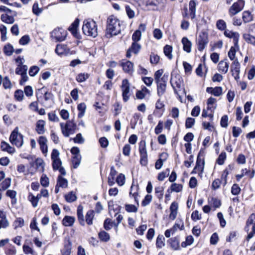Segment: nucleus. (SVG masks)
<instances>
[{"label": "nucleus", "instance_id": "nucleus-29", "mask_svg": "<svg viewBox=\"0 0 255 255\" xmlns=\"http://www.w3.org/2000/svg\"><path fill=\"white\" fill-rule=\"evenodd\" d=\"M182 43L183 45V50L187 53H190L191 50L192 43L186 37L182 39Z\"/></svg>", "mask_w": 255, "mask_h": 255}, {"label": "nucleus", "instance_id": "nucleus-31", "mask_svg": "<svg viewBox=\"0 0 255 255\" xmlns=\"http://www.w3.org/2000/svg\"><path fill=\"white\" fill-rule=\"evenodd\" d=\"M75 220V219L74 217L66 216L63 218L62 223L64 226H71L74 224Z\"/></svg>", "mask_w": 255, "mask_h": 255}, {"label": "nucleus", "instance_id": "nucleus-47", "mask_svg": "<svg viewBox=\"0 0 255 255\" xmlns=\"http://www.w3.org/2000/svg\"><path fill=\"white\" fill-rule=\"evenodd\" d=\"M11 180L10 178H6L0 185V190H5L10 185Z\"/></svg>", "mask_w": 255, "mask_h": 255}, {"label": "nucleus", "instance_id": "nucleus-6", "mask_svg": "<svg viewBox=\"0 0 255 255\" xmlns=\"http://www.w3.org/2000/svg\"><path fill=\"white\" fill-rule=\"evenodd\" d=\"M50 36L55 42L63 41L66 39L67 31L62 28L57 27L52 31Z\"/></svg>", "mask_w": 255, "mask_h": 255}, {"label": "nucleus", "instance_id": "nucleus-21", "mask_svg": "<svg viewBox=\"0 0 255 255\" xmlns=\"http://www.w3.org/2000/svg\"><path fill=\"white\" fill-rule=\"evenodd\" d=\"M168 157V155L166 152H162L159 155V158L156 161L155 164V168L156 169H160L163 164V162L166 160Z\"/></svg>", "mask_w": 255, "mask_h": 255}, {"label": "nucleus", "instance_id": "nucleus-22", "mask_svg": "<svg viewBox=\"0 0 255 255\" xmlns=\"http://www.w3.org/2000/svg\"><path fill=\"white\" fill-rule=\"evenodd\" d=\"M44 102L43 104L46 107H50L53 103V95L50 92H46L44 95Z\"/></svg>", "mask_w": 255, "mask_h": 255}, {"label": "nucleus", "instance_id": "nucleus-63", "mask_svg": "<svg viewBox=\"0 0 255 255\" xmlns=\"http://www.w3.org/2000/svg\"><path fill=\"white\" fill-rule=\"evenodd\" d=\"M116 182L120 186H123L125 183V176L124 174H120L116 178Z\"/></svg>", "mask_w": 255, "mask_h": 255}, {"label": "nucleus", "instance_id": "nucleus-33", "mask_svg": "<svg viewBox=\"0 0 255 255\" xmlns=\"http://www.w3.org/2000/svg\"><path fill=\"white\" fill-rule=\"evenodd\" d=\"M59 187L65 188L68 186V181L61 176H58L57 184Z\"/></svg>", "mask_w": 255, "mask_h": 255}, {"label": "nucleus", "instance_id": "nucleus-23", "mask_svg": "<svg viewBox=\"0 0 255 255\" xmlns=\"http://www.w3.org/2000/svg\"><path fill=\"white\" fill-rule=\"evenodd\" d=\"M206 91L215 96L219 97L222 94L223 89L221 87H216L215 88L208 87L206 89Z\"/></svg>", "mask_w": 255, "mask_h": 255}, {"label": "nucleus", "instance_id": "nucleus-20", "mask_svg": "<svg viewBox=\"0 0 255 255\" xmlns=\"http://www.w3.org/2000/svg\"><path fill=\"white\" fill-rule=\"evenodd\" d=\"M229 67V63L227 62V59H224V60L221 61L218 65V71L223 73L226 74L228 71Z\"/></svg>", "mask_w": 255, "mask_h": 255}, {"label": "nucleus", "instance_id": "nucleus-54", "mask_svg": "<svg viewBox=\"0 0 255 255\" xmlns=\"http://www.w3.org/2000/svg\"><path fill=\"white\" fill-rule=\"evenodd\" d=\"M81 155H75L73 156L72 161L74 168H76L79 166L81 162Z\"/></svg>", "mask_w": 255, "mask_h": 255}, {"label": "nucleus", "instance_id": "nucleus-19", "mask_svg": "<svg viewBox=\"0 0 255 255\" xmlns=\"http://www.w3.org/2000/svg\"><path fill=\"white\" fill-rule=\"evenodd\" d=\"M47 140L46 137L43 136L39 137L38 139V143L40 145V148L42 153L46 156L48 152V147L47 145Z\"/></svg>", "mask_w": 255, "mask_h": 255}, {"label": "nucleus", "instance_id": "nucleus-46", "mask_svg": "<svg viewBox=\"0 0 255 255\" xmlns=\"http://www.w3.org/2000/svg\"><path fill=\"white\" fill-rule=\"evenodd\" d=\"M65 199L68 202H72L77 199V197L73 192H70L65 195Z\"/></svg>", "mask_w": 255, "mask_h": 255}, {"label": "nucleus", "instance_id": "nucleus-53", "mask_svg": "<svg viewBox=\"0 0 255 255\" xmlns=\"http://www.w3.org/2000/svg\"><path fill=\"white\" fill-rule=\"evenodd\" d=\"M40 184L41 185L44 187H48L49 184V178L47 177L45 174H42L40 178Z\"/></svg>", "mask_w": 255, "mask_h": 255}, {"label": "nucleus", "instance_id": "nucleus-42", "mask_svg": "<svg viewBox=\"0 0 255 255\" xmlns=\"http://www.w3.org/2000/svg\"><path fill=\"white\" fill-rule=\"evenodd\" d=\"M99 238L103 242H108L110 240V235L104 231H101L99 234Z\"/></svg>", "mask_w": 255, "mask_h": 255}, {"label": "nucleus", "instance_id": "nucleus-57", "mask_svg": "<svg viewBox=\"0 0 255 255\" xmlns=\"http://www.w3.org/2000/svg\"><path fill=\"white\" fill-rule=\"evenodd\" d=\"M28 199L31 203L32 206L34 207L37 206L38 201L35 196H34L32 193H29L28 196Z\"/></svg>", "mask_w": 255, "mask_h": 255}, {"label": "nucleus", "instance_id": "nucleus-41", "mask_svg": "<svg viewBox=\"0 0 255 255\" xmlns=\"http://www.w3.org/2000/svg\"><path fill=\"white\" fill-rule=\"evenodd\" d=\"M243 38L248 43L251 44L255 46V37L248 33L243 35Z\"/></svg>", "mask_w": 255, "mask_h": 255}, {"label": "nucleus", "instance_id": "nucleus-18", "mask_svg": "<svg viewBox=\"0 0 255 255\" xmlns=\"http://www.w3.org/2000/svg\"><path fill=\"white\" fill-rule=\"evenodd\" d=\"M252 226V230L255 232V214H252L248 219L245 230L247 232L250 231V227Z\"/></svg>", "mask_w": 255, "mask_h": 255}, {"label": "nucleus", "instance_id": "nucleus-55", "mask_svg": "<svg viewBox=\"0 0 255 255\" xmlns=\"http://www.w3.org/2000/svg\"><path fill=\"white\" fill-rule=\"evenodd\" d=\"M125 209L128 212L136 213L138 210L137 206L132 204H126Z\"/></svg>", "mask_w": 255, "mask_h": 255}, {"label": "nucleus", "instance_id": "nucleus-64", "mask_svg": "<svg viewBox=\"0 0 255 255\" xmlns=\"http://www.w3.org/2000/svg\"><path fill=\"white\" fill-rule=\"evenodd\" d=\"M164 240L163 236H158L156 239V245L157 248H162L164 246L163 240Z\"/></svg>", "mask_w": 255, "mask_h": 255}, {"label": "nucleus", "instance_id": "nucleus-10", "mask_svg": "<svg viewBox=\"0 0 255 255\" xmlns=\"http://www.w3.org/2000/svg\"><path fill=\"white\" fill-rule=\"evenodd\" d=\"M121 88L122 90V96L123 98V100L124 101V102H126L128 100L130 96L129 84L127 79H124L123 80Z\"/></svg>", "mask_w": 255, "mask_h": 255}, {"label": "nucleus", "instance_id": "nucleus-37", "mask_svg": "<svg viewBox=\"0 0 255 255\" xmlns=\"http://www.w3.org/2000/svg\"><path fill=\"white\" fill-rule=\"evenodd\" d=\"M83 208L82 206L79 205L77 209V216L79 221L80 224L82 225H84V218L83 215Z\"/></svg>", "mask_w": 255, "mask_h": 255}, {"label": "nucleus", "instance_id": "nucleus-40", "mask_svg": "<svg viewBox=\"0 0 255 255\" xmlns=\"http://www.w3.org/2000/svg\"><path fill=\"white\" fill-rule=\"evenodd\" d=\"M71 243L69 240L64 245V248L62 251V255H70L71 252Z\"/></svg>", "mask_w": 255, "mask_h": 255}, {"label": "nucleus", "instance_id": "nucleus-30", "mask_svg": "<svg viewBox=\"0 0 255 255\" xmlns=\"http://www.w3.org/2000/svg\"><path fill=\"white\" fill-rule=\"evenodd\" d=\"M150 94V91L145 87L142 88L141 90L137 91L136 93V97L138 99H143L145 96Z\"/></svg>", "mask_w": 255, "mask_h": 255}, {"label": "nucleus", "instance_id": "nucleus-11", "mask_svg": "<svg viewBox=\"0 0 255 255\" xmlns=\"http://www.w3.org/2000/svg\"><path fill=\"white\" fill-rule=\"evenodd\" d=\"M121 66L123 67V69L125 72L129 75H132L133 71V64L128 60H123L120 63Z\"/></svg>", "mask_w": 255, "mask_h": 255}, {"label": "nucleus", "instance_id": "nucleus-25", "mask_svg": "<svg viewBox=\"0 0 255 255\" xmlns=\"http://www.w3.org/2000/svg\"><path fill=\"white\" fill-rule=\"evenodd\" d=\"M138 186L137 185H133V184L130 187V191L129 192L130 197H132L135 202L137 203L138 206Z\"/></svg>", "mask_w": 255, "mask_h": 255}, {"label": "nucleus", "instance_id": "nucleus-24", "mask_svg": "<svg viewBox=\"0 0 255 255\" xmlns=\"http://www.w3.org/2000/svg\"><path fill=\"white\" fill-rule=\"evenodd\" d=\"M79 24V20L76 18L74 21L69 27L68 30L76 37H78V33L77 32V28Z\"/></svg>", "mask_w": 255, "mask_h": 255}, {"label": "nucleus", "instance_id": "nucleus-50", "mask_svg": "<svg viewBox=\"0 0 255 255\" xmlns=\"http://www.w3.org/2000/svg\"><path fill=\"white\" fill-rule=\"evenodd\" d=\"M183 186L181 184L173 183L170 186L172 192H179L182 190Z\"/></svg>", "mask_w": 255, "mask_h": 255}, {"label": "nucleus", "instance_id": "nucleus-27", "mask_svg": "<svg viewBox=\"0 0 255 255\" xmlns=\"http://www.w3.org/2000/svg\"><path fill=\"white\" fill-rule=\"evenodd\" d=\"M196 3L194 0H191L189 3V15L191 19H194L196 16Z\"/></svg>", "mask_w": 255, "mask_h": 255}, {"label": "nucleus", "instance_id": "nucleus-61", "mask_svg": "<svg viewBox=\"0 0 255 255\" xmlns=\"http://www.w3.org/2000/svg\"><path fill=\"white\" fill-rule=\"evenodd\" d=\"M39 68L37 66H31L29 70V75L33 77L35 76L39 71Z\"/></svg>", "mask_w": 255, "mask_h": 255}, {"label": "nucleus", "instance_id": "nucleus-52", "mask_svg": "<svg viewBox=\"0 0 255 255\" xmlns=\"http://www.w3.org/2000/svg\"><path fill=\"white\" fill-rule=\"evenodd\" d=\"M77 108L79 111L80 112L78 114V117L79 118H82L84 116L86 110V105L84 103H80L78 105Z\"/></svg>", "mask_w": 255, "mask_h": 255}, {"label": "nucleus", "instance_id": "nucleus-26", "mask_svg": "<svg viewBox=\"0 0 255 255\" xmlns=\"http://www.w3.org/2000/svg\"><path fill=\"white\" fill-rule=\"evenodd\" d=\"M45 122L43 120H39L36 124V131L39 134H43L45 131Z\"/></svg>", "mask_w": 255, "mask_h": 255}, {"label": "nucleus", "instance_id": "nucleus-59", "mask_svg": "<svg viewBox=\"0 0 255 255\" xmlns=\"http://www.w3.org/2000/svg\"><path fill=\"white\" fill-rule=\"evenodd\" d=\"M216 26L221 30H225L227 27L226 22L222 19H219L217 21Z\"/></svg>", "mask_w": 255, "mask_h": 255}, {"label": "nucleus", "instance_id": "nucleus-39", "mask_svg": "<svg viewBox=\"0 0 255 255\" xmlns=\"http://www.w3.org/2000/svg\"><path fill=\"white\" fill-rule=\"evenodd\" d=\"M94 217V212L93 210H89L86 215V222L90 225L93 224V219Z\"/></svg>", "mask_w": 255, "mask_h": 255}, {"label": "nucleus", "instance_id": "nucleus-35", "mask_svg": "<svg viewBox=\"0 0 255 255\" xmlns=\"http://www.w3.org/2000/svg\"><path fill=\"white\" fill-rule=\"evenodd\" d=\"M155 195L156 197L159 200H161L163 197L164 188L159 186L155 187Z\"/></svg>", "mask_w": 255, "mask_h": 255}, {"label": "nucleus", "instance_id": "nucleus-62", "mask_svg": "<svg viewBox=\"0 0 255 255\" xmlns=\"http://www.w3.org/2000/svg\"><path fill=\"white\" fill-rule=\"evenodd\" d=\"M23 92L22 90H17L14 93V97L18 101H22L23 99Z\"/></svg>", "mask_w": 255, "mask_h": 255}, {"label": "nucleus", "instance_id": "nucleus-60", "mask_svg": "<svg viewBox=\"0 0 255 255\" xmlns=\"http://www.w3.org/2000/svg\"><path fill=\"white\" fill-rule=\"evenodd\" d=\"M141 33L140 30H135L132 35V40L133 42H137L141 38Z\"/></svg>", "mask_w": 255, "mask_h": 255}, {"label": "nucleus", "instance_id": "nucleus-45", "mask_svg": "<svg viewBox=\"0 0 255 255\" xmlns=\"http://www.w3.org/2000/svg\"><path fill=\"white\" fill-rule=\"evenodd\" d=\"M170 247L174 250H177L179 249V242L176 238H172L169 240Z\"/></svg>", "mask_w": 255, "mask_h": 255}, {"label": "nucleus", "instance_id": "nucleus-49", "mask_svg": "<svg viewBox=\"0 0 255 255\" xmlns=\"http://www.w3.org/2000/svg\"><path fill=\"white\" fill-rule=\"evenodd\" d=\"M27 66L23 65V66H17L15 69V73L17 75H22L27 73Z\"/></svg>", "mask_w": 255, "mask_h": 255}, {"label": "nucleus", "instance_id": "nucleus-15", "mask_svg": "<svg viewBox=\"0 0 255 255\" xmlns=\"http://www.w3.org/2000/svg\"><path fill=\"white\" fill-rule=\"evenodd\" d=\"M141 49L140 45L137 42H132L131 46L127 51L126 56L129 58L131 56V53L137 54Z\"/></svg>", "mask_w": 255, "mask_h": 255}, {"label": "nucleus", "instance_id": "nucleus-56", "mask_svg": "<svg viewBox=\"0 0 255 255\" xmlns=\"http://www.w3.org/2000/svg\"><path fill=\"white\" fill-rule=\"evenodd\" d=\"M0 31L1 33V39L4 41L6 39L7 28L5 26L1 24L0 25Z\"/></svg>", "mask_w": 255, "mask_h": 255}, {"label": "nucleus", "instance_id": "nucleus-7", "mask_svg": "<svg viewBox=\"0 0 255 255\" xmlns=\"http://www.w3.org/2000/svg\"><path fill=\"white\" fill-rule=\"evenodd\" d=\"M139 152L140 164L143 166H146L148 163V159L146 142L144 140H141L139 143Z\"/></svg>", "mask_w": 255, "mask_h": 255}, {"label": "nucleus", "instance_id": "nucleus-2", "mask_svg": "<svg viewBox=\"0 0 255 255\" xmlns=\"http://www.w3.org/2000/svg\"><path fill=\"white\" fill-rule=\"evenodd\" d=\"M82 30L83 33L88 36L95 37L98 35L97 24L92 19H86L84 21Z\"/></svg>", "mask_w": 255, "mask_h": 255}, {"label": "nucleus", "instance_id": "nucleus-1", "mask_svg": "<svg viewBox=\"0 0 255 255\" xmlns=\"http://www.w3.org/2000/svg\"><path fill=\"white\" fill-rule=\"evenodd\" d=\"M121 31V22L114 15H110L107 20V26L105 36L110 38L114 35L119 34Z\"/></svg>", "mask_w": 255, "mask_h": 255}, {"label": "nucleus", "instance_id": "nucleus-28", "mask_svg": "<svg viewBox=\"0 0 255 255\" xmlns=\"http://www.w3.org/2000/svg\"><path fill=\"white\" fill-rule=\"evenodd\" d=\"M163 71L162 69L157 70L154 74V79L156 82L168 80V75L164 74L162 77Z\"/></svg>", "mask_w": 255, "mask_h": 255}, {"label": "nucleus", "instance_id": "nucleus-36", "mask_svg": "<svg viewBox=\"0 0 255 255\" xmlns=\"http://www.w3.org/2000/svg\"><path fill=\"white\" fill-rule=\"evenodd\" d=\"M242 18L244 22L248 23L253 20V17L250 12L249 11H245L243 12Z\"/></svg>", "mask_w": 255, "mask_h": 255}, {"label": "nucleus", "instance_id": "nucleus-48", "mask_svg": "<svg viewBox=\"0 0 255 255\" xmlns=\"http://www.w3.org/2000/svg\"><path fill=\"white\" fill-rule=\"evenodd\" d=\"M209 203L211 206L215 208H219L221 205L220 200L215 198H212L211 200H209Z\"/></svg>", "mask_w": 255, "mask_h": 255}, {"label": "nucleus", "instance_id": "nucleus-38", "mask_svg": "<svg viewBox=\"0 0 255 255\" xmlns=\"http://www.w3.org/2000/svg\"><path fill=\"white\" fill-rule=\"evenodd\" d=\"M35 164L37 170L43 172L44 169V163L41 158H37L35 161Z\"/></svg>", "mask_w": 255, "mask_h": 255}, {"label": "nucleus", "instance_id": "nucleus-12", "mask_svg": "<svg viewBox=\"0 0 255 255\" xmlns=\"http://www.w3.org/2000/svg\"><path fill=\"white\" fill-rule=\"evenodd\" d=\"M231 71L233 76L235 80L239 79V74L240 72V65L237 59H235L231 66Z\"/></svg>", "mask_w": 255, "mask_h": 255}, {"label": "nucleus", "instance_id": "nucleus-13", "mask_svg": "<svg viewBox=\"0 0 255 255\" xmlns=\"http://www.w3.org/2000/svg\"><path fill=\"white\" fill-rule=\"evenodd\" d=\"M204 161L200 158L199 156L197 157L195 167L192 171V174L198 173V175L201 177L204 170Z\"/></svg>", "mask_w": 255, "mask_h": 255}, {"label": "nucleus", "instance_id": "nucleus-3", "mask_svg": "<svg viewBox=\"0 0 255 255\" xmlns=\"http://www.w3.org/2000/svg\"><path fill=\"white\" fill-rule=\"evenodd\" d=\"M170 83L174 89V93L179 96L180 98L179 92H182L184 94H186L184 88L183 81L180 75H172Z\"/></svg>", "mask_w": 255, "mask_h": 255}, {"label": "nucleus", "instance_id": "nucleus-32", "mask_svg": "<svg viewBox=\"0 0 255 255\" xmlns=\"http://www.w3.org/2000/svg\"><path fill=\"white\" fill-rule=\"evenodd\" d=\"M22 249L23 253L26 255L30 254L31 255H37V253L33 250V249L27 245L24 244L22 247Z\"/></svg>", "mask_w": 255, "mask_h": 255}, {"label": "nucleus", "instance_id": "nucleus-4", "mask_svg": "<svg viewBox=\"0 0 255 255\" xmlns=\"http://www.w3.org/2000/svg\"><path fill=\"white\" fill-rule=\"evenodd\" d=\"M11 143L17 147H21L23 144V136L18 132V128L16 127L12 131L9 137Z\"/></svg>", "mask_w": 255, "mask_h": 255}, {"label": "nucleus", "instance_id": "nucleus-8", "mask_svg": "<svg viewBox=\"0 0 255 255\" xmlns=\"http://www.w3.org/2000/svg\"><path fill=\"white\" fill-rule=\"evenodd\" d=\"M245 6V1L243 0H238L234 2L229 9V13L233 16L241 11Z\"/></svg>", "mask_w": 255, "mask_h": 255}, {"label": "nucleus", "instance_id": "nucleus-43", "mask_svg": "<svg viewBox=\"0 0 255 255\" xmlns=\"http://www.w3.org/2000/svg\"><path fill=\"white\" fill-rule=\"evenodd\" d=\"M89 77V75L86 73H81L76 76V80L77 82L81 83L85 81Z\"/></svg>", "mask_w": 255, "mask_h": 255}, {"label": "nucleus", "instance_id": "nucleus-16", "mask_svg": "<svg viewBox=\"0 0 255 255\" xmlns=\"http://www.w3.org/2000/svg\"><path fill=\"white\" fill-rule=\"evenodd\" d=\"M55 51L57 54L61 56L68 54L70 50L66 45L59 44L57 45Z\"/></svg>", "mask_w": 255, "mask_h": 255}, {"label": "nucleus", "instance_id": "nucleus-17", "mask_svg": "<svg viewBox=\"0 0 255 255\" xmlns=\"http://www.w3.org/2000/svg\"><path fill=\"white\" fill-rule=\"evenodd\" d=\"M167 80L156 82L157 84V95L161 97L165 92Z\"/></svg>", "mask_w": 255, "mask_h": 255}, {"label": "nucleus", "instance_id": "nucleus-5", "mask_svg": "<svg viewBox=\"0 0 255 255\" xmlns=\"http://www.w3.org/2000/svg\"><path fill=\"white\" fill-rule=\"evenodd\" d=\"M60 125L62 133L65 137H68L75 132L76 125L72 121H68L66 124L61 123Z\"/></svg>", "mask_w": 255, "mask_h": 255}, {"label": "nucleus", "instance_id": "nucleus-58", "mask_svg": "<svg viewBox=\"0 0 255 255\" xmlns=\"http://www.w3.org/2000/svg\"><path fill=\"white\" fill-rule=\"evenodd\" d=\"M125 8L128 17L130 19L134 18L135 16V12L134 10H132L128 5H126Z\"/></svg>", "mask_w": 255, "mask_h": 255}, {"label": "nucleus", "instance_id": "nucleus-44", "mask_svg": "<svg viewBox=\"0 0 255 255\" xmlns=\"http://www.w3.org/2000/svg\"><path fill=\"white\" fill-rule=\"evenodd\" d=\"M163 51L165 55L169 59H171L172 58V55L171 54L172 51V47L171 46L166 45L164 47Z\"/></svg>", "mask_w": 255, "mask_h": 255}, {"label": "nucleus", "instance_id": "nucleus-51", "mask_svg": "<svg viewBox=\"0 0 255 255\" xmlns=\"http://www.w3.org/2000/svg\"><path fill=\"white\" fill-rule=\"evenodd\" d=\"M170 170L169 168H167L165 171L159 173L157 176V179L159 181H163L166 177L169 175Z\"/></svg>", "mask_w": 255, "mask_h": 255}, {"label": "nucleus", "instance_id": "nucleus-9", "mask_svg": "<svg viewBox=\"0 0 255 255\" xmlns=\"http://www.w3.org/2000/svg\"><path fill=\"white\" fill-rule=\"evenodd\" d=\"M198 49L202 51L208 43V34L204 32H201L197 40Z\"/></svg>", "mask_w": 255, "mask_h": 255}, {"label": "nucleus", "instance_id": "nucleus-14", "mask_svg": "<svg viewBox=\"0 0 255 255\" xmlns=\"http://www.w3.org/2000/svg\"><path fill=\"white\" fill-rule=\"evenodd\" d=\"M224 34L226 37L229 38H233L235 46H238V42L240 37V34L238 32L226 29Z\"/></svg>", "mask_w": 255, "mask_h": 255}, {"label": "nucleus", "instance_id": "nucleus-34", "mask_svg": "<svg viewBox=\"0 0 255 255\" xmlns=\"http://www.w3.org/2000/svg\"><path fill=\"white\" fill-rule=\"evenodd\" d=\"M1 20L8 24H12L14 22V18L13 16L7 15V14H2L1 15Z\"/></svg>", "mask_w": 255, "mask_h": 255}]
</instances>
